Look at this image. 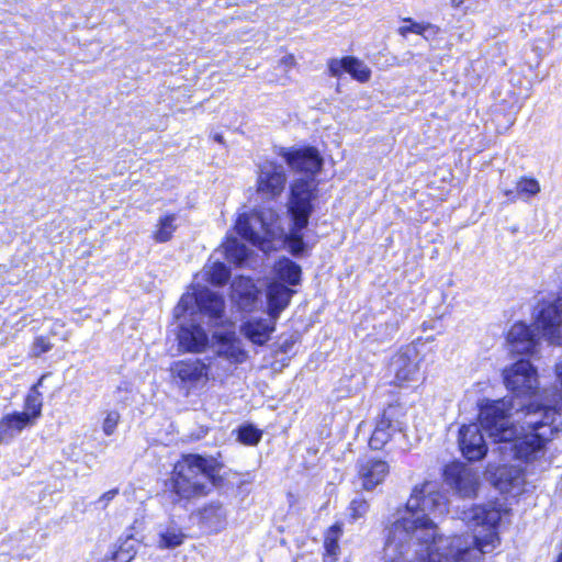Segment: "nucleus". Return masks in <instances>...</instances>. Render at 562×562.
Segmentation results:
<instances>
[{
  "label": "nucleus",
  "instance_id": "1",
  "mask_svg": "<svg viewBox=\"0 0 562 562\" xmlns=\"http://www.w3.org/2000/svg\"><path fill=\"white\" fill-rule=\"evenodd\" d=\"M447 512L448 499L436 482L416 485L387 528L384 562H471L493 552L499 542L495 530L502 519L499 509L487 504L464 510L462 519L485 528L486 533L453 538L439 535L430 518Z\"/></svg>",
  "mask_w": 562,
  "mask_h": 562
},
{
  "label": "nucleus",
  "instance_id": "2",
  "mask_svg": "<svg viewBox=\"0 0 562 562\" xmlns=\"http://www.w3.org/2000/svg\"><path fill=\"white\" fill-rule=\"evenodd\" d=\"M558 401L554 405H536L530 403L522 429L527 432L518 436V430L510 419L512 405L508 401H487L481 406L482 426L494 442L509 445L514 457L525 462L539 460L546 454V446L560 431ZM507 448V446H505Z\"/></svg>",
  "mask_w": 562,
  "mask_h": 562
},
{
  "label": "nucleus",
  "instance_id": "3",
  "mask_svg": "<svg viewBox=\"0 0 562 562\" xmlns=\"http://www.w3.org/2000/svg\"><path fill=\"white\" fill-rule=\"evenodd\" d=\"M224 307V299L209 289L183 294L173 310L176 318H184L177 335L179 346L188 352L203 351L209 344V335L196 323V316H206L212 326H218L223 323Z\"/></svg>",
  "mask_w": 562,
  "mask_h": 562
},
{
  "label": "nucleus",
  "instance_id": "4",
  "mask_svg": "<svg viewBox=\"0 0 562 562\" xmlns=\"http://www.w3.org/2000/svg\"><path fill=\"white\" fill-rule=\"evenodd\" d=\"M215 467L213 459L187 454L179 460L169 480L171 492L178 499L205 496L213 486Z\"/></svg>",
  "mask_w": 562,
  "mask_h": 562
},
{
  "label": "nucleus",
  "instance_id": "5",
  "mask_svg": "<svg viewBox=\"0 0 562 562\" xmlns=\"http://www.w3.org/2000/svg\"><path fill=\"white\" fill-rule=\"evenodd\" d=\"M235 229L244 239L267 251L270 241L280 233L279 215L270 207L261 212L241 213Z\"/></svg>",
  "mask_w": 562,
  "mask_h": 562
},
{
  "label": "nucleus",
  "instance_id": "6",
  "mask_svg": "<svg viewBox=\"0 0 562 562\" xmlns=\"http://www.w3.org/2000/svg\"><path fill=\"white\" fill-rule=\"evenodd\" d=\"M316 183L314 178H300L290 187L288 211L294 224V236L304 229L313 211L312 201L315 199Z\"/></svg>",
  "mask_w": 562,
  "mask_h": 562
},
{
  "label": "nucleus",
  "instance_id": "7",
  "mask_svg": "<svg viewBox=\"0 0 562 562\" xmlns=\"http://www.w3.org/2000/svg\"><path fill=\"white\" fill-rule=\"evenodd\" d=\"M405 408L400 404L389 405L378 419L369 440L373 450L382 449L389 441L405 439Z\"/></svg>",
  "mask_w": 562,
  "mask_h": 562
},
{
  "label": "nucleus",
  "instance_id": "8",
  "mask_svg": "<svg viewBox=\"0 0 562 562\" xmlns=\"http://www.w3.org/2000/svg\"><path fill=\"white\" fill-rule=\"evenodd\" d=\"M169 371L175 383L184 390L186 394H189L193 389L203 385L209 380L212 363L206 366L200 359L189 358L173 361Z\"/></svg>",
  "mask_w": 562,
  "mask_h": 562
},
{
  "label": "nucleus",
  "instance_id": "9",
  "mask_svg": "<svg viewBox=\"0 0 562 562\" xmlns=\"http://www.w3.org/2000/svg\"><path fill=\"white\" fill-rule=\"evenodd\" d=\"M506 387L516 396H531L538 389L537 370L529 360H518L503 372Z\"/></svg>",
  "mask_w": 562,
  "mask_h": 562
},
{
  "label": "nucleus",
  "instance_id": "10",
  "mask_svg": "<svg viewBox=\"0 0 562 562\" xmlns=\"http://www.w3.org/2000/svg\"><path fill=\"white\" fill-rule=\"evenodd\" d=\"M535 325L550 345L562 346V295L538 306Z\"/></svg>",
  "mask_w": 562,
  "mask_h": 562
},
{
  "label": "nucleus",
  "instance_id": "11",
  "mask_svg": "<svg viewBox=\"0 0 562 562\" xmlns=\"http://www.w3.org/2000/svg\"><path fill=\"white\" fill-rule=\"evenodd\" d=\"M445 481L461 497H473L480 485L477 473L461 462H453L445 468Z\"/></svg>",
  "mask_w": 562,
  "mask_h": 562
},
{
  "label": "nucleus",
  "instance_id": "12",
  "mask_svg": "<svg viewBox=\"0 0 562 562\" xmlns=\"http://www.w3.org/2000/svg\"><path fill=\"white\" fill-rule=\"evenodd\" d=\"M286 173L282 165L266 161L260 166L257 180V190L263 200L271 201L279 198L284 191Z\"/></svg>",
  "mask_w": 562,
  "mask_h": 562
},
{
  "label": "nucleus",
  "instance_id": "13",
  "mask_svg": "<svg viewBox=\"0 0 562 562\" xmlns=\"http://www.w3.org/2000/svg\"><path fill=\"white\" fill-rule=\"evenodd\" d=\"M281 156L289 167L297 172H304L313 178L322 168L323 158L314 147L280 148Z\"/></svg>",
  "mask_w": 562,
  "mask_h": 562
},
{
  "label": "nucleus",
  "instance_id": "14",
  "mask_svg": "<svg viewBox=\"0 0 562 562\" xmlns=\"http://www.w3.org/2000/svg\"><path fill=\"white\" fill-rule=\"evenodd\" d=\"M215 355L214 360L211 362L212 368L225 361L224 372H231L233 367L245 362L247 359V351L244 349L241 340L235 334L218 337L215 344Z\"/></svg>",
  "mask_w": 562,
  "mask_h": 562
},
{
  "label": "nucleus",
  "instance_id": "15",
  "mask_svg": "<svg viewBox=\"0 0 562 562\" xmlns=\"http://www.w3.org/2000/svg\"><path fill=\"white\" fill-rule=\"evenodd\" d=\"M481 417V414L479 415ZM481 425L475 423L463 425L459 430V447L469 461H479L486 456L487 446L485 439L481 432V427L486 431V429L482 426V420L480 419Z\"/></svg>",
  "mask_w": 562,
  "mask_h": 562
},
{
  "label": "nucleus",
  "instance_id": "16",
  "mask_svg": "<svg viewBox=\"0 0 562 562\" xmlns=\"http://www.w3.org/2000/svg\"><path fill=\"white\" fill-rule=\"evenodd\" d=\"M418 361V352L415 347L403 348L393 356L390 371L394 373L398 384L417 379L419 371Z\"/></svg>",
  "mask_w": 562,
  "mask_h": 562
},
{
  "label": "nucleus",
  "instance_id": "17",
  "mask_svg": "<svg viewBox=\"0 0 562 562\" xmlns=\"http://www.w3.org/2000/svg\"><path fill=\"white\" fill-rule=\"evenodd\" d=\"M507 342L509 351L516 355L533 356L539 346L536 334L525 323H516L510 327L507 334Z\"/></svg>",
  "mask_w": 562,
  "mask_h": 562
},
{
  "label": "nucleus",
  "instance_id": "18",
  "mask_svg": "<svg viewBox=\"0 0 562 562\" xmlns=\"http://www.w3.org/2000/svg\"><path fill=\"white\" fill-rule=\"evenodd\" d=\"M390 467L386 461L376 459H361L358 461V476L364 490H373L382 483L389 474Z\"/></svg>",
  "mask_w": 562,
  "mask_h": 562
},
{
  "label": "nucleus",
  "instance_id": "19",
  "mask_svg": "<svg viewBox=\"0 0 562 562\" xmlns=\"http://www.w3.org/2000/svg\"><path fill=\"white\" fill-rule=\"evenodd\" d=\"M196 516L199 524L211 532H218L227 525V510L220 502H211L201 507Z\"/></svg>",
  "mask_w": 562,
  "mask_h": 562
},
{
  "label": "nucleus",
  "instance_id": "20",
  "mask_svg": "<svg viewBox=\"0 0 562 562\" xmlns=\"http://www.w3.org/2000/svg\"><path fill=\"white\" fill-rule=\"evenodd\" d=\"M258 290L251 279L239 277L232 283V297L244 311H251L258 300Z\"/></svg>",
  "mask_w": 562,
  "mask_h": 562
},
{
  "label": "nucleus",
  "instance_id": "21",
  "mask_svg": "<svg viewBox=\"0 0 562 562\" xmlns=\"http://www.w3.org/2000/svg\"><path fill=\"white\" fill-rule=\"evenodd\" d=\"M294 291L280 282H272L267 290L269 316L277 321L280 313L289 305Z\"/></svg>",
  "mask_w": 562,
  "mask_h": 562
},
{
  "label": "nucleus",
  "instance_id": "22",
  "mask_svg": "<svg viewBox=\"0 0 562 562\" xmlns=\"http://www.w3.org/2000/svg\"><path fill=\"white\" fill-rule=\"evenodd\" d=\"M276 321L269 318L249 319L241 325V333L254 344L265 345L274 330Z\"/></svg>",
  "mask_w": 562,
  "mask_h": 562
},
{
  "label": "nucleus",
  "instance_id": "23",
  "mask_svg": "<svg viewBox=\"0 0 562 562\" xmlns=\"http://www.w3.org/2000/svg\"><path fill=\"white\" fill-rule=\"evenodd\" d=\"M32 425L27 413L15 412L0 419V443H9L24 428Z\"/></svg>",
  "mask_w": 562,
  "mask_h": 562
},
{
  "label": "nucleus",
  "instance_id": "24",
  "mask_svg": "<svg viewBox=\"0 0 562 562\" xmlns=\"http://www.w3.org/2000/svg\"><path fill=\"white\" fill-rule=\"evenodd\" d=\"M276 273L280 280L290 285H297L301 281V267L289 258L280 259L276 266Z\"/></svg>",
  "mask_w": 562,
  "mask_h": 562
},
{
  "label": "nucleus",
  "instance_id": "25",
  "mask_svg": "<svg viewBox=\"0 0 562 562\" xmlns=\"http://www.w3.org/2000/svg\"><path fill=\"white\" fill-rule=\"evenodd\" d=\"M248 248L238 241L237 238H227L224 244V252L227 260L236 265H240L246 260L248 257Z\"/></svg>",
  "mask_w": 562,
  "mask_h": 562
},
{
  "label": "nucleus",
  "instance_id": "26",
  "mask_svg": "<svg viewBox=\"0 0 562 562\" xmlns=\"http://www.w3.org/2000/svg\"><path fill=\"white\" fill-rule=\"evenodd\" d=\"M139 547L136 539L128 537L121 541L112 554L115 562H132L135 559L137 548Z\"/></svg>",
  "mask_w": 562,
  "mask_h": 562
},
{
  "label": "nucleus",
  "instance_id": "27",
  "mask_svg": "<svg viewBox=\"0 0 562 562\" xmlns=\"http://www.w3.org/2000/svg\"><path fill=\"white\" fill-rule=\"evenodd\" d=\"M176 218L177 216L175 214H168L159 220L157 231L154 233L156 241L166 243L171 238L172 233L176 229Z\"/></svg>",
  "mask_w": 562,
  "mask_h": 562
},
{
  "label": "nucleus",
  "instance_id": "28",
  "mask_svg": "<svg viewBox=\"0 0 562 562\" xmlns=\"http://www.w3.org/2000/svg\"><path fill=\"white\" fill-rule=\"evenodd\" d=\"M346 72L360 82H367L371 78L370 68L360 59L348 56Z\"/></svg>",
  "mask_w": 562,
  "mask_h": 562
},
{
  "label": "nucleus",
  "instance_id": "29",
  "mask_svg": "<svg viewBox=\"0 0 562 562\" xmlns=\"http://www.w3.org/2000/svg\"><path fill=\"white\" fill-rule=\"evenodd\" d=\"M42 395L36 390V386H33L31 392L27 394L25 398V411L23 413H27L30 415V423L33 424L34 420L41 416L42 414Z\"/></svg>",
  "mask_w": 562,
  "mask_h": 562
},
{
  "label": "nucleus",
  "instance_id": "30",
  "mask_svg": "<svg viewBox=\"0 0 562 562\" xmlns=\"http://www.w3.org/2000/svg\"><path fill=\"white\" fill-rule=\"evenodd\" d=\"M516 189L521 200H529L540 192V183L533 178L521 177L516 182Z\"/></svg>",
  "mask_w": 562,
  "mask_h": 562
},
{
  "label": "nucleus",
  "instance_id": "31",
  "mask_svg": "<svg viewBox=\"0 0 562 562\" xmlns=\"http://www.w3.org/2000/svg\"><path fill=\"white\" fill-rule=\"evenodd\" d=\"M206 274L209 281L215 285L225 284L231 277L229 269L222 262L212 263V266L207 268Z\"/></svg>",
  "mask_w": 562,
  "mask_h": 562
},
{
  "label": "nucleus",
  "instance_id": "32",
  "mask_svg": "<svg viewBox=\"0 0 562 562\" xmlns=\"http://www.w3.org/2000/svg\"><path fill=\"white\" fill-rule=\"evenodd\" d=\"M369 503L362 496H356L348 506V516L351 521L363 518L369 512Z\"/></svg>",
  "mask_w": 562,
  "mask_h": 562
},
{
  "label": "nucleus",
  "instance_id": "33",
  "mask_svg": "<svg viewBox=\"0 0 562 562\" xmlns=\"http://www.w3.org/2000/svg\"><path fill=\"white\" fill-rule=\"evenodd\" d=\"M183 537L179 529L171 527L160 533L158 543L161 548L172 549L182 543Z\"/></svg>",
  "mask_w": 562,
  "mask_h": 562
},
{
  "label": "nucleus",
  "instance_id": "34",
  "mask_svg": "<svg viewBox=\"0 0 562 562\" xmlns=\"http://www.w3.org/2000/svg\"><path fill=\"white\" fill-rule=\"evenodd\" d=\"M262 432L252 425H244L238 428V441L247 446H255L261 439Z\"/></svg>",
  "mask_w": 562,
  "mask_h": 562
},
{
  "label": "nucleus",
  "instance_id": "35",
  "mask_svg": "<svg viewBox=\"0 0 562 562\" xmlns=\"http://www.w3.org/2000/svg\"><path fill=\"white\" fill-rule=\"evenodd\" d=\"M342 533L341 524H335L331 526L325 536V548L329 554H335L336 549L338 548V539Z\"/></svg>",
  "mask_w": 562,
  "mask_h": 562
},
{
  "label": "nucleus",
  "instance_id": "36",
  "mask_svg": "<svg viewBox=\"0 0 562 562\" xmlns=\"http://www.w3.org/2000/svg\"><path fill=\"white\" fill-rule=\"evenodd\" d=\"M53 348L49 339L44 336H38L34 339L31 348L32 357H40L41 355L48 352Z\"/></svg>",
  "mask_w": 562,
  "mask_h": 562
},
{
  "label": "nucleus",
  "instance_id": "37",
  "mask_svg": "<svg viewBox=\"0 0 562 562\" xmlns=\"http://www.w3.org/2000/svg\"><path fill=\"white\" fill-rule=\"evenodd\" d=\"M119 422H120V414L115 411L109 412L103 420V426H102L103 432L106 436L113 435Z\"/></svg>",
  "mask_w": 562,
  "mask_h": 562
},
{
  "label": "nucleus",
  "instance_id": "38",
  "mask_svg": "<svg viewBox=\"0 0 562 562\" xmlns=\"http://www.w3.org/2000/svg\"><path fill=\"white\" fill-rule=\"evenodd\" d=\"M347 57H342L340 59L338 58H331L328 60V72L331 77H340L344 71H346L347 68Z\"/></svg>",
  "mask_w": 562,
  "mask_h": 562
},
{
  "label": "nucleus",
  "instance_id": "39",
  "mask_svg": "<svg viewBox=\"0 0 562 562\" xmlns=\"http://www.w3.org/2000/svg\"><path fill=\"white\" fill-rule=\"evenodd\" d=\"M406 22H408V25H404L400 29V33L403 35V36H406V34L408 33H415V34H420L423 35L424 32L426 31L427 26L426 25H423V24H419V23H416V22H413L411 19L406 20Z\"/></svg>",
  "mask_w": 562,
  "mask_h": 562
},
{
  "label": "nucleus",
  "instance_id": "40",
  "mask_svg": "<svg viewBox=\"0 0 562 562\" xmlns=\"http://www.w3.org/2000/svg\"><path fill=\"white\" fill-rule=\"evenodd\" d=\"M119 494V490L117 488H113V490H110L105 493H103L100 498H99V503H103V508H105L108 506V504Z\"/></svg>",
  "mask_w": 562,
  "mask_h": 562
},
{
  "label": "nucleus",
  "instance_id": "41",
  "mask_svg": "<svg viewBox=\"0 0 562 562\" xmlns=\"http://www.w3.org/2000/svg\"><path fill=\"white\" fill-rule=\"evenodd\" d=\"M503 193L509 202H516L518 199H520L516 187L514 189H504Z\"/></svg>",
  "mask_w": 562,
  "mask_h": 562
},
{
  "label": "nucleus",
  "instance_id": "42",
  "mask_svg": "<svg viewBox=\"0 0 562 562\" xmlns=\"http://www.w3.org/2000/svg\"><path fill=\"white\" fill-rule=\"evenodd\" d=\"M281 64L284 65L286 68H291L295 64V58L291 54L285 55L281 58Z\"/></svg>",
  "mask_w": 562,
  "mask_h": 562
},
{
  "label": "nucleus",
  "instance_id": "43",
  "mask_svg": "<svg viewBox=\"0 0 562 562\" xmlns=\"http://www.w3.org/2000/svg\"><path fill=\"white\" fill-rule=\"evenodd\" d=\"M214 140L217 142V143H223V136L221 134H215L214 135Z\"/></svg>",
  "mask_w": 562,
  "mask_h": 562
},
{
  "label": "nucleus",
  "instance_id": "44",
  "mask_svg": "<svg viewBox=\"0 0 562 562\" xmlns=\"http://www.w3.org/2000/svg\"><path fill=\"white\" fill-rule=\"evenodd\" d=\"M555 562H562V553L559 555V558Z\"/></svg>",
  "mask_w": 562,
  "mask_h": 562
}]
</instances>
